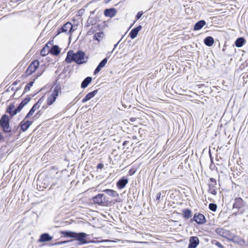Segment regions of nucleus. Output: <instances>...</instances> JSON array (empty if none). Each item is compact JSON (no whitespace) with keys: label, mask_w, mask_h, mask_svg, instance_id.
<instances>
[{"label":"nucleus","mask_w":248,"mask_h":248,"mask_svg":"<svg viewBox=\"0 0 248 248\" xmlns=\"http://www.w3.org/2000/svg\"><path fill=\"white\" fill-rule=\"evenodd\" d=\"M103 191L106 192L108 195L112 197H119V194L115 190L109 189H107L104 190Z\"/></svg>","instance_id":"nucleus-21"},{"label":"nucleus","mask_w":248,"mask_h":248,"mask_svg":"<svg viewBox=\"0 0 248 248\" xmlns=\"http://www.w3.org/2000/svg\"><path fill=\"white\" fill-rule=\"evenodd\" d=\"M23 106L20 103L18 106L14 110V111L13 113L12 114L13 115H15L18 112H19L21 109L23 108Z\"/></svg>","instance_id":"nucleus-29"},{"label":"nucleus","mask_w":248,"mask_h":248,"mask_svg":"<svg viewBox=\"0 0 248 248\" xmlns=\"http://www.w3.org/2000/svg\"><path fill=\"white\" fill-rule=\"evenodd\" d=\"M104 165L101 164V163H99L97 165V168H100V169H101L103 167Z\"/></svg>","instance_id":"nucleus-37"},{"label":"nucleus","mask_w":248,"mask_h":248,"mask_svg":"<svg viewBox=\"0 0 248 248\" xmlns=\"http://www.w3.org/2000/svg\"><path fill=\"white\" fill-rule=\"evenodd\" d=\"M50 52L54 55H58L60 53V50L59 47L55 45L51 47Z\"/></svg>","instance_id":"nucleus-27"},{"label":"nucleus","mask_w":248,"mask_h":248,"mask_svg":"<svg viewBox=\"0 0 248 248\" xmlns=\"http://www.w3.org/2000/svg\"><path fill=\"white\" fill-rule=\"evenodd\" d=\"M15 108V106L13 104H10L7 108L6 110V112L9 113L12 117L14 116L13 115V113L14 111V109Z\"/></svg>","instance_id":"nucleus-28"},{"label":"nucleus","mask_w":248,"mask_h":248,"mask_svg":"<svg viewBox=\"0 0 248 248\" xmlns=\"http://www.w3.org/2000/svg\"><path fill=\"white\" fill-rule=\"evenodd\" d=\"M41 55L42 56H46V51L45 48L41 50Z\"/></svg>","instance_id":"nucleus-34"},{"label":"nucleus","mask_w":248,"mask_h":248,"mask_svg":"<svg viewBox=\"0 0 248 248\" xmlns=\"http://www.w3.org/2000/svg\"><path fill=\"white\" fill-rule=\"evenodd\" d=\"M66 242H67V241L61 242L57 243L55 244L56 245H61V244L66 243Z\"/></svg>","instance_id":"nucleus-38"},{"label":"nucleus","mask_w":248,"mask_h":248,"mask_svg":"<svg viewBox=\"0 0 248 248\" xmlns=\"http://www.w3.org/2000/svg\"><path fill=\"white\" fill-rule=\"evenodd\" d=\"M193 220L197 224H202L205 223L206 219L205 217L202 214H195L193 217Z\"/></svg>","instance_id":"nucleus-10"},{"label":"nucleus","mask_w":248,"mask_h":248,"mask_svg":"<svg viewBox=\"0 0 248 248\" xmlns=\"http://www.w3.org/2000/svg\"><path fill=\"white\" fill-rule=\"evenodd\" d=\"M39 65V61L35 60L32 62L27 68L26 73L28 76L31 75L32 73L35 71Z\"/></svg>","instance_id":"nucleus-6"},{"label":"nucleus","mask_w":248,"mask_h":248,"mask_svg":"<svg viewBox=\"0 0 248 248\" xmlns=\"http://www.w3.org/2000/svg\"><path fill=\"white\" fill-rule=\"evenodd\" d=\"M30 101V98H26L24 99L21 103L20 104L22 105V106H25L26 104H27Z\"/></svg>","instance_id":"nucleus-31"},{"label":"nucleus","mask_w":248,"mask_h":248,"mask_svg":"<svg viewBox=\"0 0 248 248\" xmlns=\"http://www.w3.org/2000/svg\"><path fill=\"white\" fill-rule=\"evenodd\" d=\"M161 193L160 192H158L157 194L156 199V200H159L161 197Z\"/></svg>","instance_id":"nucleus-36"},{"label":"nucleus","mask_w":248,"mask_h":248,"mask_svg":"<svg viewBox=\"0 0 248 248\" xmlns=\"http://www.w3.org/2000/svg\"><path fill=\"white\" fill-rule=\"evenodd\" d=\"M32 84H33V82H30L25 87V90L26 91H30V88L31 86H32Z\"/></svg>","instance_id":"nucleus-32"},{"label":"nucleus","mask_w":248,"mask_h":248,"mask_svg":"<svg viewBox=\"0 0 248 248\" xmlns=\"http://www.w3.org/2000/svg\"><path fill=\"white\" fill-rule=\"evenodd\" d=\"M204 43L207 46H211L213 45L214 40L212 37L208 36L204 39Z\"/></svg>","instance_id":"nucleus-23"},{"label":"nucleus","mask_w":248,"mask_h":248,"mask_svg":"<svg viewBox=\"0 0 248 248\" xmlns=\"http://www.w3.org/2000/svg\"><path fill=\"white\" fill-rule=\"evenodd\" d=\"M32 121H25L24 120L22 121L20 123V127L21 130H22L23 131H26L29 126L32 124Z\"/></svg>","instance_id":"nucleus-13"},{"label":"nucleus","mask_w":248,"mask_h":248,"mask_svg":"<svg viewBox=\"0 0 248 248\" xmlns=\"http://www.w3.org/2000/svg\"><path fill=\"white\" fill-rule=\"evenodd\" d=\"M92 80V78L91 77H87L82 82L81 84V87L82 88H85L91 82Z\"/></svg>","instance_id":"nucleus-22"},{"label":"nucleus","mask_w":248,"mask_h":248,"mask_svg":"<svg viewBox=\"0 0 248 248\" xmlns=\"http://www.w3.org/2000/svg\"><path fill=\"white\" fill-rule=\"evenodd\" d=\"M142 15H143V12L142 11H140V12H138L137 15V16H136V20H139L141 17Z\"/></svg>","instance_id":"nucleus-33"},{"label":"nucleus","mask_w":248,"mask_h":248,"mask_svg":"<svg viewBox=\"0 0 248 248\" xmlns=\"http://www.w3.org/2000/svg\"><path fill=\"white\" fill-rule=\"evenodd\" d=\"M210 183L208 184L209 192L211 194L216 195L217 193V181L216 179L211 178L210 179Z\"/></svg>","instance_id":"nucleus-5"},{"label":"nucleus","mask_w":248,"mask_h":248,"mask_svg":"<svg viewBox=\"0 0 248 248\" xmlns=\"http://www.w3.org/2000/svg\"><path fill=\"white\" fill-rule=\"evenodd\" d=\"M116 12L114 8L107 9L104 11V15L106 16L112 17L116 15Z\"/></svg>","instance_id":"nucleus-17"},{"label":"nucleus","mask_w":248,"mask_h":248,"mask_svg":"<svg viewBox=\"0 0 248 248\" xmlns=\"http://www.w3.org/2000/svg\"><path fill=\"white\" fill-rule=\"evenodd\" d=\"M216 245H217V246H218L219 247H220V248H223V247H222V245H221L220 243H219V242H217V243L216 244Z\"/></svg>","instance_id":"nucleus-39"},{"label":"nucleus","mask_w":248,"mask_h":248,"mask_svg":"<svg viewBox=\"0 0 248 248\" xmlns=\"http://www.w3.org/2000/svg\"><path fill=\"white\" fill-rule=\"evenodd\" d=\"M245 43V40L243 37H239L235 42V45L237 47H242Z\"/></svg>","instance_id":"nucleus-24"},{"label":"nucleus","mask_w":248,"mask_h":248,"mask_svg":"<svg viewBox=\"0 0 248 248\" xmlns=\"http://www.w3.org/2000/svg\"><path fill=\"white\" fill-rule=\"evenodd\" d=\"M234 215H237V213H234Z\"/></svg>","instance_id":"nucleus-41"},{"label":"nucleus","mask_w":248,"mask_h":248,"mask_svg":"<svg viewBox=\"0 0 248 248\" xmlns=\"http://www.w3.org/2000/svg\"><path fill=\"white\" fill-rule=\"evenodd\" d=\"M128 183L127 179H121L117 183V186L119 189L124 188L126 185Z\"/></svg>","instance_id":"nucleus-19"},{"label":"nucleus","mask_w":248,"mask_h":248,"mask_svg":"<svg viewBox=\"0 0 248 248\" xmlns=\"http://www.w3.org/2000/svg\"><path fill=\"white\" fill-rule=\"evenodd\" d=\"M0 127L2 128L5 133L11 132V128L9 125V118L6 115H3L0 120Z\"/></svg>","instance_id":"nucleus-3"},{"label":"nucleus","mask_w":248,"mask_h":248,"mask_svg":"<svg viewBox=\"0 0 248 248\" xmlns=\"http://www.w3.org/2000/svg\"><path fill=\"white\" fill-rule=\"evenodd\" d=\"M238 243L241 245H244L245 243V241L243 239L240 238L239 239Z\"/></svg>","instance_id":"nucleus-35"},{"label":"nucleus","mask_w":248,"mask_h":248,"mask_svg":"<svg viewBox=\"0 0 248 248\" xmlns=\"http://www.w3.org/2000/svg\"><path fill=\"white\" fill-rule=\"evenodd\" d=\"M199 244V238L196 236H192L189 239L188 248H196Z\"/></svg>","instance_id":"nucleus-11"},{"label":"nucleus","mask_w":248,"mask_h":248,"mask_svg":"<svg viewBox=\"0 0 248 248\" xmlns=\"http://www.w3.org/2000/svg\"><path fill=\"white\" fill-rule=\"evenodd\" d=\"M108 62V59L107 58H105L99 64H98V65L97 66V67L96 68L94 72V74H96L97 73H98V72H99L101 69L102 68L104 67L106 64Z\"/></svg>","instance_id":"nucleus-16"},{"label":"nucleus","mask_w":248,"mask_h":248,"mask_svg":"<svg viewBox=\"0 0 248 248\" xmlns=\"http://www.w3.org/2000/svg\"><path fill=\"white\" fill-rule=\"evenodd\" d=\"M40 104L41 103L40 100L38 101L36 103H35L25 117V119H27L30 117L31 116H32L34 113L35 111L39 108L40 106Z\"/></svg>","instance_id":"nucleus-12"},{"label":"nucleus","mask_w":248,"mask_h":248,"mask_svg":"<svg viewBox=\"0 0 248 248\" xmlns=\"http://www.w3.org/2000/svg\"><path fill=\"white\" fill-rule=\"evenodd\" d=\"M62 234L65 236L73 238L79 242L80 244H86L88 243L86 238L88 235L84 232L77 233L70 231H63Z\"/></svg>","instance_id":"nucleus-2"},{"label":"nucleus","mask_w":248,"mask_h":248,"mask_svg":"<svg viewBox=\"0 0 248 248\" xmlns=\"http://www.w3.org/2000/svg\"><path fill=\"white\" fill-rule=\"evenodd\" d=\"M65 62L70 63L75 62L77 64H80L86 62L85 54L82 51H78L74 53L73 50L69 51L65 59Z\"/></svg>","instance_id":"nucleus-1"},{"label":"nucleus","mask_w":248,"mask_h":248,"mask_svg":"<svg viewBox=\"0 0 248 248\" xmlns=\"http://www.w3.org/2000/svg\"><path fill=\"white\" fill-rule=\"evenodd\" d=\"M104 36L103 32H99L95 33L93 36V39L97 40L98 42L101 41Z\"/></svg>","instance_id":"nucleus-26"},{"label":"nucleus","mask_w":248,"mask_h":248,"mask_svg":"<svg viewBox=\"0 0 248 248\" xmlns=\"http://www.w3.org/2000/svg\"><path fill=\"white\" fill-rule=\"evenodd\" d=\"M209 208L210 210L215 212L217 209V205L215 203H210L209 205Z\"/></svg>","instance_id":"nucleus-30"},{"label":"nucleus","mask_w":248,"mask_h":248,"mask_svg":"<svg viewBox=\"0 0 248 248\" xmlns=\"http://www.w3.org/2000/svg\"><path fill=\"white\" fill-rule=\"evenodd\" d=\"M183 216L184 218H189L192 217V212L190 209H185L183 211Z\"/></svg>","instance_id":"nucleus-25"},{"label":"nucleus","mask_w":248,"mask_h":248,"mask_svg":"<svg viewBox=\"0 0 248 248\" xmlns=\"http://www.w3.org/2000/svg\"><path fill=\"white\" fill-rule=\"evenodd\" d=\"M141 26L140 25L137 27L134 28L131 30L129 33V36L131 39H133L136 37L139 31L141 29Z\"/></svg>","instance_id":"nucleus-14"},{"label":"nucleus","mask_w":248,"mask_h":248,"mask_svg":"<svg viewBox=\"0 0 248 248\" xmlns=\"http://www.w3.org/2000/svg\"><path fill=\"white\" fill-rule=\"evenodd\" d=\"M120 42V41H119L116 44H115L114 45V48H113V50L115 49V48L117 47L118 44H119V43Z\"/></svg>","instance_id":"nucleus-40"},{"label":"nucleus","mask_w":248,"mask_h":248,"mask_svg":"<svg viewBox=\"0 0 248 248\" xmlns=\"http://www.w3.org/2000/svg\"><path fill=\"white\" fill-rule=\"evenodd\" d=\"M206 24V22L202 20L198 22H197L194 25V30H199L201 29Z\"/></svg>","instance_id":"nucleus-20"},{"label":"nucleus","mask_w":248,"mask_h":248,"mask_svg":"<svg viewBox=\"0 0 248 248\" xmlns=\"http://www.w3.org/2000/svg\"><path fill=\"white\" fill-rule=\"evenodd\" d=\"M97 90H94L92 92L88 93L84 98L82 100V102L83 103H85L86 102L90 100L91 98L93 97L97 93Z\"/></svg>","instance_id":"nucleus-15"},{"label":"nucleus","mask_w":248,"mask_h":248,"mask_svg":"<svg viewBox=\"0 0 248 248\" xmlns=\"http://www.w3.org/2000/svg\"><path fill=\"white\" fill-rule=\"evenodd\" d=\"M59 89L55 88L52 93L48 97L47 99V104L50 106L53 104L55 101L56 98L59 95Z\"/></svg>","instance_id":"nucleus-8"},{"label":"nucleus","mask_w":248,"mask_h":248,"mask_svg":"<svg viewBox=\"0 0 248 248\" xmlns=\"http://www.w3.org/2000/svg\"><path fill=\"white\" fill-rule=\"evenodd\" d=\"M246 206V202L241 198H236L234 199L233 208L243 209V210H244V208Z\"/></svg>","instance_id":"nucleus-7"},{"label":"nucleus","mask_w":248,"mask_h":248,"mask_svg":"<svg viewBox=\"0 0 248 248\" xmlns=\"http://www.w3.org/2000/svg\"><path fill=\"white\" fill-rule=\"evenodd\" d=\"M52 239V236H50L48 233H45L40 236L39 241L41 242H47L51 240Z\"/></svg>","instance_id":"nucleus-18"},{"label":"nucleus","mask_w":248,"mask_h":248,"mask_svg":"<svg viewBox=\"0 0 248 248\" xmlns=\"http://www.w3.org/2000/svg\"><path fill=\"white\" fill-rule=\"evenodd\" d=\"M73 29V25L70 22H67L65 24L63 25L62 27L59 30L58 34L62 33V32H65L67 34H69L71 33Z\"/></svg>","instance_id":"nucleus-4"},{"label":"nucleus","mask_w":248,"mask_h":248,"mask_svg":"<svg viewBox=\"0 0 248 248\" xmlns=\"http://www.w3.org/2000/svg\"><path fill=\"white\" fill-rule=\"evenodd\" d=\"M105 195L103 194H98L92 198V202L94 204H97L101 205L103 204V199Z\"/></svg>","instance_id":"nucleus-9"}]
</instances>
